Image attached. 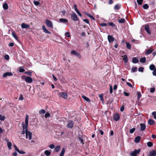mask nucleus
<instances>
[{
    "label": "nucleus",
    "instance_id": "obj_1",
    "mask_svg": "<svg viewBox=\"0 0 156 156\" xmlns=\"http://www.w3.org/2000/svg\"><path fill=\"white\" fill-rule=\"evenodd\" d=\"M28 115L26 114V116L25 117V124L24 122H23L22 126H23V129H25L26 130H27V126L28 125Z\"/></svg>",
    "mask_w": 156,
    "mask_h": 156
},
{
    "label": "nucleus",
    "instance_id": "obj_2",
    "mask_svg": "<svg viewBox=\"0 0 156 156\" xmlns=\"http://www.w3.org/2000/svg\"><path fill=\"white\" fill-rule=\"evenodd\" d=\"M71 17L72 19L75 21H77L79 20V19L77 16L76 14L74 12L71 15Z\"/></svg>",
    "mask_w": 156,
    "mask_h": 156
},
{
    "label": "nucleus",
    "instance_id": "obj_3",
    "mask_svg": "<svg viewBox=\"0 0 156 156\" xmlns=\"http://www.w3.org/2000/svg\"><path fill=\"white\" fill-rule=\"evenodd\" d=\"M140 151V148L138 150L135 149L133 151L130 153V155L132 156H137Z\"/></svg>",
    "mask_w": 156,
    "mask_h": 156
},
{
    "label": "nucleus",
    "instance_id": "obj_4",
    "mask_svg": "<svg viewBox=\"0 0 156 156\" xmlns=\"http://www.w3.org/2000/svg\"><path fill=\"white\" fill-rule=\"evenodd\" d=\"M23 78H25V80L27 82L31 83L33 81L32 79L30 77H26L25 76H22Z\"/></svg>",
    "mask_w": 156,
    "mask_h": 156
},
{
    "label": "nucleus",
    "instance_id": "obj_5",
    "mask_svg": "<svg viewBox=\"0 0 156 156\" xmlns=\"http://www.w3.org/2000/svg\"><path fill=\"white\" fill-rule=\"evenodd\" d=\"M67 127L68 128L72 129L74 124L73 121L72 120H69L67 121Z\"/></svg>",
    "mask_w": 156,
    "mask_h": 156
},
{
    "label": "nucleus",
    "instance_id": "obj_6",
    "mask_svg": "<svg viewBox=\"0 0 156 156\" xmlns=\"http://www.w3.org/2000/svg\"><path fill=\"white\" fill-rule=\"evenodd\" d=\"M45 23L47 26L49 27L53 28V25L51 21L48 20H45Z\"/></svg>",
    "mask_w": 156,
    "mask_h": 156
},
{
    "label": "nucleus",
    "instance_id": "obj_7",
    "mask_svg": "<svg viewBox=\"0 0 156 156\" xmlns=\"http://www.w3.org/2000/svg\"><path fill=\"white\" fill-rule=\"evenodd\" d=\"M13 75L12 73L10 72H7L4 73L2 75L3 78H5L8 76H11Z\"/></svg>",
    "mask_w": 156,
    "mask_h": 156
},
{
    "label": "nucleus",
    "instance_id": "obj_8",
    "mask_svg": "<svg viewBox=\"0 0 156 156\" xmlns=\"http://www.w3.org/2000/svg\"><path fill=\"white\" fill-rule=\"evenodd\" d=\"M120 117L119 114L118 113H115L113 116V119L115 121H118Z\"/></svg>",
    "mask_w": 156,
    "mask_h": 156
},
{
    "label": "nucleus",
    "instance_id": "obj_9",
    "mask_svg": "<svg viewBox=\"0 0 156 156\" xmlns=\"http://www.w3.org/2000/svg\"><path fill=\"white\" fill-rule=\"evenodd\" d=\"M71 54L77 56L79 58H80L81 57V55H80V54L75 51L73 50L71 51Z\"/></svg>",
    "mask_w": 156,
    "mask_h": 156
},
{
    "label": "nucleus",
    "instance_id": "obj_10",
    "mask_svg": "<svg viewBox=\"0 0 156 156\" xmlns=\"http://www.w3.org/2000/svg\"><path fill=\"white\" fill-rule=\"evenodd\" d=\"M60 95L64 99H66L68 97V95L66 92H62L59 93Z\"/></svg>",
    "mask_w": 156,
    "mask_h": 156
},
{
    "label": "nucleus",
    "instance_id": "obj_11",
    "mask_svg": "<svg viewBox=\"0 0 156 156\" xmlns=\"http://www.w3.org/2000/svg\"><path fill=\"white\" fill-rule=\"evenodd\" d=\"M140 130L141 131H143L146 128V126L144 123H140Z\"/></svg>",
    "mask_w": 156,
    "mask_h": 156
},
{
    "label": "nucleus",
    "instance_id": "obj_12",
    "mask_svg": "<svg viewBox=\"0 0 156 156\" xmlns=\"http://www.w3.org/2000/svg\"><path fill=\"white\" fill-rule=\"evenodd\" d=\"M108 39L109 43H111L115 39L113 37L110 35H108Z\"/></svg>",
    "mask_w": 156,
    "mask_h": 156
},
{
    "label": "nucleus",
    "instance_id": "obj_13",
    "mask_svg": "<svg viewBox=\"0 0 156 156\" xmlns=\"http://www.w3.org/2000/svg\"><path fill=\"white\" fill-rule=\"evenodd\" d=\"M145 29L147 33L150 34H151L150 28L148 25H146L145 26Z\"/></svg>",
    "mask_w": 156,
    "mask_h": 156
},
{
    "label": "nucleus",
    "instance_id": "obj_14",
    "mask_svg": "<svg viewBox=\"0 0 156 156\" xmlns=\"http://www.w3.org/2000/svg\"><path fill=\"white\" fill-rule=\"evenodd\" d=\"M148 123L149 125L151 126L155 124V122L153 120L150 119L148 121Z\"/></svg>",
    "mask_w": 156,
    "mask_h": 156
},
{
    "label": "nucleus",
    "instance_id": "obj_15",
    "mask_svg": "<svg viewBox=\"0 0 156 156\" xmlns=\"http://www.w3.org/2000/svg\"><path fill=\"white\" fill-rule=\"evenodd\" d=\"M154 50V49L150 48L148 49L145 52V54L146 55H149Z\"/></svg>",
    "mask_w": 156,
    "mask_h": 156
},
{
    "label": "nucleus",
    "instance_id": "obj_16",
    "mask_svg": "<svg viewBox=\"0 0 156 156\" xmlns=\"http://www.w3.org/2000/svg\"><path fill=\"white\" fill-rule=\"evenodd\" d=\"M21 27L22 28H28L29 27V25L24 23H23L21 24Z\"/></svg>",
    "mask_w": 156,
    "mask_h": 156
},
{
    "label": "nucleus",
    "instance_id": "obj_17",
    "mask_svg": "<svg viewBox=\"0 0 156 156\" xmlns=\"http://www.w3.org/2000/svg\"><path fill=\"white\" fill-rule=\"evenodd\" d=\"M42 29L44 31V32L47 34H51V33L44 26H42Z\"/></svg>",
    "mask_w": 156,
    "mask_h": 156
},
{
    "label": "nucleus",
    "instance_id": "obj_18",
    "mask_svg": "<svg viewBox=\"0 0 156 156\" xmlns=\"http://www.w3.org/2000/svg\"><path fill=\"white\" fill-rule=\"evenodd\" d=\"M156 150H153L150 153V156H156Z\"/></svg>",
    "mask_w": 156,
    "mask_h": 156
},
{
    "label": "nucleus",
    "instance_id": "obj_19",
    "mask_svg": "<svg viewBox=\"0 0 156 156\" xmlns=\"http://www.w3.org/2000/svg\"><path fill=\"white\" fill-rule=\"evenodd\" d=\"M141 137L139 136L136 137L135 139V142L136 143H139Z\"/></svg>",
    "mask_w": 156,
    "mask_h": 156
},
{
    "label": "nucleus",
    "instance_id": "obj_20",
    "mask_svg": "<svg viewBox=\"0 0 156 156\" xmlns=\"http://www.w3.org/2000/svg\"><path fill=\"white\" fill-rule=\"evenodd\" d=\"M65 152V149L64 148H62L61 152L60 153L59 156H64Z\"/></svg>",
    "mask_w": 156,
    "mask_h": 156
},
{
    "label": "nucleus",
    "instance_id": "obj_21",
    "mask_svg": "<svg viewBox=\"0 0 156 156\" xmlns=\"http://www.w3.org/2000/svg\"><path fill=\"white\" fill-rule=\"evenodd\" d=\"M123 60L124 61L125 63H126L128 62V58L127 55H125L123 56Z\"/></svg>",
    "mask_w": 156,
    "mask_h": 156
},
{
    "label": "nucleus",
    "instance_id": "obj_22",
    "mask_svg": "<svg viewBox=\"0 0 156 156\" xmlns=\"http://www.w3.org/2000/svg\"><path fill=\"white\" fill-rule=\"evenodd\" d=\"M132 62L134 63H136L138 62L139 60L136 57H134L132 59Z\"/></svg>",
    "mask_w": 156,
    "mask_h": 156
},
{
    "label": "nucleus",
    "instance_id": "obj_23",
    "mask_svg": "<svg viewBox=\"0 0 156 156\" xmlns=\"http://www.w3.org/2000/svg\"><path fill=\"white\" fill-rule=\"evenodd\" d=\"M59 20L60 21V22L63 23H67L68 21V20L67 19L63 18L60 19H59Z\"/></svg>",
    "mask_w": 156,
    "mask_h": 156
},
{
    "label": "nucleus",
    "instance_id": "obj_24",
    "mask_svg": "<svg viewBox=\"0 0 156 156\" xmlns=\"http://www.w3.org/2000/svg\"><path fill=\"white\" fill-rule=\"evenodd\" d=\"M44 153L47 156H49L51 154V152L50 151L46 150L44 151Z\"/></svg>",
    "mask_w": 156,
    "mask_h": 156
},
{
    "label": "nucleus",
    "instance_id": "obj_25",
    "mask_svg": "<svg viewBox=\"0 0 156 156\" xmlns=\"http://www.w3.org/2000/svg\"><path fill=\"white\" fill-rule=\"evenodd\" d=\"M12 35L13 37L17 41H19V40L18 39L17 37L16 34L14 32H12Z\"/></svg>",
    "mask_w": 156,
    "mask_h": 156
},
{
    "label": "nucleus",
    "instance_id": "obj_26",
    "mask_svg": "<svg viewBox=\"0 0 156 156\" xmlns=\"http://www.w3.org/2000/svg\"><path fill=\"white\" fill-rule=\"evenodd\" d=\"M149 68L151 70H153L155 69L156 68H155V66L153 64L149 66Z\"/></svg>",
    "mask_w": 156,
    "mask_h": 156
},
{
    "label": "nucleus",
    "instance_id": "obj_27",
    "mask_svg": "<svg viewBox=\"0 0 156 156\" xmlns=\"http://www.w3.org/2000/svg\"><path fill=\"white\" fill-rule=\"evenodd\" d=\"M3 7L4 9L6 10L8 9V6L7 4L6 3H5L3 5Z\"/></svg>",
    "mask_w": 156,
    "mask_h": 156
},
{
    "label": "nucleus",
    "instance_id": "obj_28",
    "mask_svg": "<svg viewBox=\"0 0 156 156\" xmlns=\"http://www.w3.org/2000/svg\"><path fill=\"white\" fill-rule=\"evenodd\" d=\"M118 21L119 23H123L125 22L126 20L124 18H121Z\"/></svg>",
    "mask_w": 156,
    "mask_h": 156
},
{
    "label": "nucleus",
    "instance_id": "obj_29",
    "mask_svg": "<svg viewBox=\"0 0 156 156\" xmlns=\"http://www.w3.org/2000/svg\"><path fill=\"white\" fill-rule=\"evenodd\" d=\"M25 133H26V138H27L28 136V130L26 131L25 129H23L21 134H24Z\"/></svg>",
    "mask_w": 156,
    "mask_h": 156
},
{
    "label": "nucleus",
    "instance_id": "obj_30",
    "mask_svg": "<svg viewBox=\"0 0 156 156\" xmlns=\"http://www.w3.org/2000/svg\"><path fill=\"white\" fill-rule=\"evenodd\" d=\"M149 4L150 6H151L153 8L155 7L154 5L155 4V2L154 1H151Z\"/></svg>",
    "mask_w": 156,
    "mask_h": 156
},
{
    "label": "nucleus",
    "instance_id": "obj_31",
    "mask_svg": "<svg viewBox=\"0 0 156 156\" xmlns=\"http://www.w3.org/2000/svg\"><path fill=\"white\" fill-rule=\"evenodd\" d=\"M82 97V98L84 99L87 102H89L90 101V100L89 98H88L86 97V96L83 95Z\"/></svg>",
    "mask_w": 156,
    "mask_h": 156
},
{
    "label": "nucleus",
    "instance_id": "obj_32",
    "mask_svg": "<svg viewBox=\"0 0 156 156\" xmlns=\"http://www.w3.org/2000/svg\"><path fill=\"white\" fill-rule=\"evenodd\" d=\"M146 59L145 57H143L141 58L140 59V62L142 63H144L146 62Z\"/></svg>",
    "mask_w": 156,
    "mask_h": 156
},
{
    "label": "nucleus",
    "instance_id": "obj_33",
    "mask_svg": "<svg viewBox=\"0 0 156 156\" xmlns=\"http://www.w3.org/2000/svg\"><path fill=\"white\" fill-rule=\"evenodd\" d=\"M149 5L147 4H145L143 6V9H147L149 8Z\"/></svg>",
    "mask_w": 156,
    "mask_h": 156
},
{
    "label": "nucleus",
    "instance_id": "obj_34",
    "mask_svg": "<svg viewBox=\"0 0 156 156\" xmlns=\"http://www.w3.org/2000/svg\"><path fill=\"white\" fill-rule=\"evenodd\" d=\"M137 99L139 100L141 97V94L140 92L138 91L137 92Z\"/></svg>",
    "mask_w": 156,
    "mask_h": 156
},
{
    "label": "nucleus",
    "instance_id": "obj_35",
    "mask_svg": "<svg viewBox=\"0 0 156 156\" xmlns=\"http://www.w3.org/2000/svg\"><path fill=\"white\" fill-rule=\"evenodd\" d=\"M32 133L30 131H28V136L29 138V140H30L32 139Z\"/></svg>",
    "mask_w": 156,
    "mask_h": 156
},
{
    "label": "nucleus",
    "instance_id": "obj_36",
    "mask_svg": "<svg viewBox=\"0 0 156 156\" xmlns=\"http://www.w3.org/2000/svg\"><path fill=\"white\" fill-rule=\"evenodd\" d=\"M60 146H58L55 147V150L56 152H58L60 150Z\"/></svg>",
    "mask_w": 156,
    "mask_h": 156
},
{
    "label": "nucleus",
    "instance_id": "obj_37",
    "mask_svg": "<svg viewBox=\"0 0 156 156\" xmlns=\"http://www.w3.org/2000/svg\"><path fill=\"white\" fill-rule=\"evenodd\" d=\"M78 140L80 141V143H82L83 144H84L83 143V140L82 139V136H81V137H78Z\"/></svg>",
    "mask_w": 156,
    "mask_h": 156
},
{
    "label": "nucleus",
    "instance_id": "obj_38",
    "mask_svg": "<svg viewBox=\"0 0 156 156\" xmlns=\"http://www.w3.org/2000/svg\"><path fill=\"white\" fill-rule=\"evenodd\" d=\"M137 67H135L132 68L131 69V71L132 72H136L137 71Z\"/></svg>",
    "mask_w": 156,
    "mask_h": 156
},
{
    "label": "nucleus",
    "instance_id": "obj_39",
    "mask_svg": "<svg viewBox=\"0 0 156 156\" xmlns=\"http://www.w3.org/2000/svg\"><path fill=\"white\" fill-rule=\"evenodd\" d=\"M12 145V144L11 142H8L7 143V146L9 149H11Z\"/></svg>",
    "mask_w": 156,
    "mask_h": 156
},
{
    "label": "nucleus",
    "instance_id": "obj_40",
    "mask_svg": "<svg viewBox=\"0 0 156 156\" xmlns=\"http://www.w3.org/2000/svg\"><path fill=\"white\" fill-rule=\"evenodd\" d=\"M126 46L127 48L129 49H131V45L128 42H126Z\"/></svg>",
    "mask_w": 156,
    "mask_h": 156
},
{
    "label": "nucleus",
    "instance_id": "obj_41",
    "mask_svg": "<svg viewBox=\"0 0 156 156\" xmlns=\"http://www.w3.org/2000/svg\"><path fill=\"white\" fill-rule=\"evenodd\" d=\"M99 97L100 98V100L101 101H103L104 100V99L103 98V95L102 94H100L99 95Z\"/></svg>",
    "mask_w": 156,
    "mask_h": 156
},
{
    "label": "nucleus",
    "instance_id": "obj_42",
    "mask_svg": "<svg viewBox=\"0 0 156 156\" xmlns=\"http://www.w3.org/2000/svg\"><path fill=\"white\" fill-rule=\"evenodd\" d=\"M120 6L118 4L116 5L114 7V8L115 9L118 10L120 9Z\"/></svg>",
    "mask_w": 156,
    "mask_h": 156
},
{
    "label": "nucleus",
    "instance_id": "obj_43",
    "mask_svg": "<svg viewBox=\"0 0 156 156\" xmlns=\"http://www.w3.org/2000/svg\"><path fill=\"white\" fill-rule=\"evenodd\" d=\"M45 110L43 109H41L39 111L40 114H44L45 113Z\"/></svg>",
    "mask_w": 156,
    "mask_h": 156
},
{
    "label": "nucleus",
    "instance_id": "obj_44",
    "mask_svg": "<svg viewBox=\"0 0 156 156\" xmlns=\"http://www.w3.org/2000/svg\"><path fill=\"white\" fill-rule=\"evenodd\" d=\"M153 145V143L149 141L147 143V145L149 147H151Z\"/></svg>",
    "mask_w": 156,
    "mask_h": 156
},
{
    "label": "nucleus",
    "instance_id": "obj_45",
    "mask_svg": "<svg viewBox=\"0 0 156 156\" xmlns=\"http://www.w3.org/2000/svg\"><path fill=\"white\" fill-rule=\"evenodd\" d=\"M61 15L62 16H64L66 13V11L65 10H63L60 12Z\"/></svg>",
    "mask_w": 156,
    "mask_h": 156
},
{
    "label": "nucleus",
    "instance_id": "obj_46",
    "mask_svg": "<svg viewBox=\"0 0 156 156\" xmlns=\"http://www.w3.org/2000/svg\"><path fill=\"white\" fill-rule=\"evenodd\" d=\"M143 0H137V2L139 5H141L143 3Z\"/></svg>",
    "mask_w": 156,
    "mask_h": 156
},
{
    "label": "nucleus",
    "instance_id": "obj_47",
    "mask_svg": "<svg viewBox=\"0 0 156 156\" xmlns=\"http://www.w3.org/2000/svg\"><path fill=\"white\" fill-rule=\"evenodd\" d=\"M32 73V72L31 71H26L24 73L28 75L29 76H31Z\"/></svg>",
    "mask_w": 156,
    "mask_h": 156
},
{
    "label": "nucleus",
    "instance_id": "obj_48",
    "mask_svg": "<svg viewBox=\"0 0 156 156\" xmlns=\"http://www.w3.org/2000/svg\"><path fill=\"white\" fill-rule=\"evenodd\" d=\"M34 3L35 5L37 6L39 5L40 4V3L39 1H34Z\"/></svg>",
    "mask_w": 156,
    "mask_h": 156
},
{
    "label": "nucleus",
    "instance_id": "obj_49",
    "mask_svg": "<svg viewBox=\"0 0 156 156\" xmlns=\"http://www.w3.org/2000/svg\"><path fill=\"white\" fill-rule=\"evenodd\" d=\"M136 129L135 128H133L132 129H131L129 130V132L131 133H134V131Z\"/></svg>",
    "mask_w": 156,
    "mask_h": 156
},
{
    "label": "nucleus",
    "instance_id": "obj_50",
    "mask_svg": "<svg viewBox=\"0 0 156 156\" xmlns=\"http://www.w3.org/2000/svg\"><path fill=\"white\" fill-rule=\"evenodd\" d=\"M65 35L66 37H69L71 36L70 34V33L69 32H66V33L65 34Z\"/></svg>",
    "mask_w": 156,
    "mask_h": 156
},
{
    "label": "nucleus",
    "instance_id": "obj_51",
    "mask_svg": "<svg viewBox=\"0 0 156 156\" xmlns=\"http://www.w3.org/2000/svg\"><path fill=\"white\" fill-rule=\"evenodd\" d=\"M152 115L154 116V118L156 119V112L154 111L152 113Z\"/></svg>",
    "mask_w": 156,
    "mask_h": 156
},
{
    "label": "nucleus",
    "instance_id": "obj_52",
    "mask_svg": "<svg viewBox=\"0 0 156 156\" xmlns=\"http://www.w3.org/2000/svg\"><path fill=\"white\" fill-rule=\"evenodd\" d=\"M5 117L4 116H2V115L0 114V120L4 121L5 120Z\"/></svg>",
    "mask_w": 156,
    "mask_h": 156
},
{
    "label": "nucleus",
    "instance_id": "obj_53",
    "mask_svg": "<svg viewBox=\"0 0 156 156\" xmlns=\"http://www.w3.org/2000/svg\"><path fill=\"white\" fill-rule=\"evenodd\" d=\"M25 70L24 68H21V67L20 68L19 71L20 72L22 73L25 71Z\"/></svg>",
    "mask_w": 156,
    "mask_h": 156
},
{
    "label": "nucleus",
    "instance_id": "obj_54",
    "mask_svg": "<svg viewBox=\"0 0 156 156\" xmlns=\"http://www.w3.org/2000/svg\"><path fill=\"white\" fill-rule=\"evenodd\" d=\"M144 68L143 67H140L138 69V71L141 72H143L144 71Z\"/></svg>",
    "mask_w": 156,
    "mask_h": 156
},
{
    "label": "nucleus",
    "instance_id": "obj_55",
    "mask_svg": "<svg viewBox=\"0 0 156 156\" xmlns=\"http://www.w3.org/2000/svg\"><path fill=\"white\" fill-rule=\"evenodd\" d=\"M76 12L79 15V16L81 17L82 15L81 13L80 12L78 11L77 9L75 10Z\"/></svg>",
    "mask_w": 156,
    "mask_h": 156
},
{
    "label": "nucleus",
    "instance_id": "obj_56",
    "mask_svg": "<svg viewBox=\"0 0 156 156\" xmlns=\"http://www.w3.org/2000/svg\"><path fill=\"white\" fill-rule=\"evenodd\" d=\"M50 116V113L48 112H47L45 114V118H48V117Z\"/></svg>",
    "mask_w": 156,
    "mask_h": 156
},
{
    "label": "nucleus",
    "instance_id": "obj_57",
    "mask_svg": "<svg viewBox=\"0 0 156 156\" xmlns=\"http://www.w3.org/2000/svg\"><path fill=\"white\" fill-rule=\"evenodd\" d=\"M155 88L154 87L151 88H150V91L151 93H153L155 91Z\"/></svg>",
    "mask_w": 156,
    "mask_h": 156
},
{
    "label": "nucleus",
    "instance_id": "obj_58",
    "mask_svg": "<svg viewBox=\"0 0 156 156\" xmlns=\"http://www.w3.org/2000/svg\"><path fill=\"white\" fill-rule=\"evenodd\" d=\"M126 84L129 87L131 88L133 87V86L129 82H127L126 83Z\"/></svg>",
    "mask_w": 156,
    "mask_h": 156
},
{
    "label": "nucleus",
    "instance_id": "obj_59",
    "mask_svg": "<svg viewBox=\"0 0 156 156\" xmlns=\"http://www.w3.org/2000/svg\"><path fill=\"white\" fill-rule=\"evenodd\" d=\"M108 25L109 26H112V27H114L115 26V24L113 22H109L108 23Z\"/></svg>",
    "mask_w": 156,
    "mask_h": 156
},
{
    "label": "nucleus",
    "instance_id": "obj_60",
    "mask_svg": "<svg viewBox=\"0 0 156 156\" xmlns=\"http://www.w3.org/2000/svg\"><path fill=\"white\" fill-rule=\"evenodd\" d=\"M83 21L85 22L87 24H89V20L87 19H85L83 20Z\"/></svg>",
    "mask_w": 156,
    "mask_h": 156
},
{
    "label": "nucleus",
    "instance_id": "obj_61",
    "mask_svg": "<svg viewBox=\"0 0 156 156\" xmlns=\"http://www.w3.org/2000/svg\"><path fill=\"white\" fill-rule=\"evenodd\" d=\"M109 91H110V94H112L113 92V89H112V87L111 85H110V86Z\"/></svg>",
    "mask_w": 156,
    "mask_h": 156
},
{
    "label": "nucleus",
    "instance_id": "obj_62",
    "mask_svg": "<svg viewBox=\"0 0 156 156\" xmlns=\"http://www.w3.org/2000/svg\"><path fill=\"white\" fill-rule=\"evenodd\" d=\"M100 25L101 27H105L107 25V24L105 23H102L100 24Z\"/></svg>",
    "mask_w": 156,
    "mask_h": 156
},
{
    "label": "nucleus",
    "instance_id": "obj_63",
    "mask_svg": "<svg viewBox=\"0 0 156 156\" xmlns=\"http://www.w3.org/2000/svg\"><path fill=\"white\" fill-rule=\"evenodd\" d=\"M23 97L22 94H21L20 95V97L19 98V100H23Z\"/></svg>",
    "mask_w": 156,
    "mask_h": 156
},
{
    "label": "nucleus",
    "instance_id": "obj_64",
    "mask_svg": "<svg viewBox=\"0 0 156 156\" xmlns=\"http://www.w3.org/2000/svg\"><path fill=\"white\" fill-rule=\"evenodd\" d=\"M153 70V74L154 76H156V68Z\"/></svg>",
    "mask_w": 156,
    "mask_h": 156
}]
</instances>
